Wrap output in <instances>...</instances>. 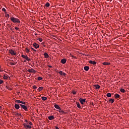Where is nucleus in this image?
<instances>
[{"mask_svg":"<svg viewBox=\"0 0 129 129\" xmlns=\"http://www.w3.org/2000/svg\"><path fill=\"white\" fill-rule=\"evenodd\" d=\"M41 99H42L43 101L47 100V97H41Z\"/></svg>","mask_w":129,"mask_h":129,"instance_id":"nucleus-27","label":"nucleus"},{"mask_svg":"<svg viewBox=\"0 0 129 129\" xmlns=\"http://www.w3.org/2000/svg\"><path fill=\"white\" fill-rule=\"evenodd\" d=\"M29 123L30 125H32V124H33V123L31 121H29Z\"/></svg>","mask_w":129,"mask_h":129,"instance_id":"nucleus-44","label":"nucleus"},{"mask_svg":"<svg viewBox=\"0 0 129 129\" xmlns=\"http://www.w3.org/2000/svg\"><path fill=\"white\" fill-rule=\"evenodd\" d=\"M10 64H11V65H12V66H14V65H15V63H13V62H10Z\"/></svg>","mask_w":129,"mask_h":129,"instance_id":"nucleus-40","label":"nucleus"},{"mask_svg":"<svg viewBox=\"0 0 129 129\" xmlns=\"http://www.w3.org/2000/svg\"><path fill=\"white\" fill-rule=\"evenodd\" d=\"M9 53L11 54V55H16V53H15V51L12 49L9 50Z\"/></svg>","mask_w":129,"mask_h":129,"instance_id":"nucleus-8","label":"nucleus"},{"mask_svg":"<svg viewBox=\"0 0 129 129\" xmlns=\"http://www.w3.org/2000/svg\"><path fill=\"white\" fill-rule=\"evenodd\" d=\"M55 108H56V109H59V110H61V108H60V106L57 104L54 105Z\"/></svg>","mask_w":129,"mask_h":129,"instance_id":"nucleus-12","label":"nucleus"},{"mask_svg":"<svg viewBox=\"0 0 129 129\" xmlns=\"http://www.w3.org/2000/svg\"><path fill=\"white\" fill-rule=\"evenodd\" d=\"M55 129H59V127H58L57 126H56Z\"/></svg>","mask_w":129,"mask_h":129,"instance_id":"nucleus-48","label":"nucleus"},{"mask_svg":"<svg viewBox=\"0 0 129 129\" xmlns=\"http://www.w3.org/2000/svg\"><path fill=\"white\" fill-rule=\"evenodd\" d=\"M33 46L35 49H38V48L39 47V44H37L36 43H34L33 44Z\"/></svg>","mask_w":129,"mask_h":129,"instance_id":"nucleus-9","label":"nucleus"},{"mask_svg":"<svg viewBox=\"0 0 129 129\" xmlns=\"http://www.w3.org/2000/svg\"><path fill=\"white\" fill-rule=\"evenodd\" d=\"M44 56L45 58H49V54H48V53H47V52L44 53Z\"/></svg>","mask_w":129,"mask_h":129,"instance_id":"nucleus-16","label":"nucleus"},{"mask_svg":"<svg viewBox=\"0 0 129 129\" xmlns=\"http://www.w3.org/2000/svg\"><path fill=\"white\" fill-rule=\"evenodd\" d=\"M31 49L33 50V51H34L35 52H37V50H36L35 49H34L33 47H31Z\"/></svg>","mask_w":129,"mask_h":129,"instance_id":"nucleus-37","label":"nucleus"},{"mask_svg":"<svg viewBox=\"0 0 129 129\" xmlns=\"http://www.w3.org/2000/svg\"><path fill=\"white\" fill-rule=\"evenodd\" d=\"M115 98H119L120 97V95H118V94H116L114 95Z\"/></svg>","mask_w":129,"mask_h":129,"instance_id":"nucleus-17","label":"nucleus"},{"mask_svg":"<svg viewBox=\"0 0 129 129\" xmlns=\"http://www.w3.org/2000/svg\"><path fill=\"white\" fill-rule=\"evenodd\" d=\"M11 20L13 23H21L19 19L14 17H11Z\"/></svg>","mask_w":129,"mask_h":129,"instance_id":"nucleus-1","label":"nucleus"},{"mask_svg":"<svg viewBox=\"0 0 129 129\" xmlns=\"http://www.w3.org/2000/svg\"><path fill=\"white\" fill-rule=\"evenodd\" d=\"M3 83H4V81H3L2 80L0 79V85H1V84H3Z\"/></svg>","mask_w":129,"mask_h":129,"instance_id":"nucleus-32","label":"nucleus"},{"mask_svg":"<svg viewBox=\"0 0 129 129\" xmlns=\"http://www.w3.org/2000/svg\"><path fill=\"white\" fill-rule=\"evenodd\" d=\"M89 63H90V64H93V65L96 64V62H95V61L89 60Z\"/></svg>","mask_w":129,"mask_h":129,"instance_id":"nucleus-10","label":"nucleus"},{"mask_svg":"<svg viewBox=\"0 0 129 129\" xmlns=\"http://www.w3.org/2000/svg\"><path fill=\"white\" fill-rule=\"evenodd\" d=\"M24 126L25 127V128L28 129V128H32V126H31L29 125H28V123H24Z\"/></svg>","mask_w":129,"mask_h":129,"instance_id":"nucleus-3","label":"nucleus"},{"mask_svg":"<svg viewBox=\"0 0 129 129\" xmlns=\"http://www.w3.org/2000/svg\"><path fill=\"white\" fill-rule=\"evenodd\" d=\"M26 122H28V120H25Z\"/></svg>","mask_w":129,"mask_h":129,"instance_id":"nucleus-51","label":"nucleus"},{"mask_svg":"<svg viewBox=\"0 0 129 129\" xmlns=\"http://www.w3.org/2000/svg\"><path fill=\"white\" fill-rule=\"evenodd\" d=\"M14 113L15 115H18V116H20V115H21V114H20L18 112H14Z\"/></svg>","mask_w":129,"mask_h":129,"instance_id":"nucleus-25","label":"nucleus"},{"mask_svg":"<svg viewBox=\"0 0 129 129\" xmlns=\"http://www.w3.org/2000/svg\"><path fill=\"white\" fill-rule=\"evenodd\" d=\"M0 68H1V67H0Z\"/></svg>","mask_w":129,"mask_h":129,"instance_id":"nucleus-52","label":"nucleus"},{"mask_svg":"<svg viewBox=\"0 0 129 129\" xmlns=\"http://www.w3.org/2000/svg\"><path fill=\"white\" fill-rule=\"evenodd\" d=\"M72 93H73V94L75 95V94H76V92L75 91H73Z\"/></svg>","mask_w":129,"mask_h":129,"instance_id":"nucleus-38","label":"nucleus"},{"mask_svg":"<svg viewBox=\"0 0 129 129\" xmlns=\"http://www.w3.org/2000/svg\"><path fill=\"white\" fill-rule=\"evenodd\" d=\"M84 69L85 71H88V70H89V67L85 66L84 67Z\"/></svg>","mask_w":129,"mask_h":129,"instance_id":"nucleus-14","label":"nucleus"},{"mask_svg":"<svg viewBox=\"0 0 129 129\" xmlns=\"http://www.w3.org/2000/svg\"><path fill=\"white\" fill-rule=\"evenodd\" d=\"M38 41H39V42H42V41H43V39L42 38H38Z\"/></svg>","mask_w":129,"mask_h":129,"instance_id":"nucleus-36","label":"nucleus"},{"mask_svg":"<svg viewBox=\"0 0 129 129\" xmlns=\"http://www.w3.org/2000/svg\"><path fill=\"white\" fill-rule=\"evenodd\" d=\"M42 79H43V78L42 77H38L37 78V80H38V81L42 80Z\"/></svg>","mask_w":129,"mask_h":129,"instance_id":"nucleus-29","label":"nucleus"},{"mask_svg":"<svg viewBox=\"0 0 129 129\" xmlns=\"http://www.w3.org/2000/svg\"><path fill=\"white\" fill-rule=\"evenodd\" d=\"M33 89H37V87L36 86H33Z\"/></svg>","mask_w":129,"mask_h":129,"instance_id":"nucleus-39","label":"nucleus"},{"mask_svg":"<svg viewBox=\"0 0 129 129\" xmlns=\"http://www.w3.org/2000/svg\"><path fill=\"white\" fill-rule=\"evenodd\" d=\"M45 7H46L47 8L50 7V4L49 3H46V4H45Z\"/></svg>","mask_w":129,"mask_h":129,"instance_id":"nucleus-26","label":"nucleus"},{"mask_svg":"<svg viewBox=\"0 0 129 129\" xmlns=\"http://www.w3.org/2000/svg\"><path fill=\"white\" fill-rule=\"evenodd\" d=\"M85 100V99H82L81 98L79 99V101H80L81 104H84V103L86 102Z\"/></svg>","mask_w":129,"mask_h":129,"instance_id":"nucleus-4","label":"nucleus"},{"mask_svg":"<svg viewBox=\"0 0 129 129\" xmlns=\"http://www.w3.org/2000/svg\"><path fill=\"white\" fill-rule=\"evenodd\" d=\"M63 76H65L66 75V74L65 73H62Z\"/></svg>","mask_w":129,"mask_h":129,"instance_id":"nucleus-43","label":"nucleus"},{"mask_svg":"<svg viewBox=\"0 0 129 129\" xmlns=\"http://www.w3.org/2000/svg\"><path fill=\"white\" fill-rule=\"evenodd\" d=\"M9 27H10L11 30H13V28L11 26H10Z\"/></svg>","mask_w":129,"mask_h":129,"instance_id":"nucleus-45","label":"nucleus"},{"mask_svg":"<svg viewBox=\"0 0 129 129\" xmlns=\"http://www.w3.org/2000/svg\"><path fill=\"white\" fill-rule=\"evenodd\" d=\"M15 102H17V103H22V101H21L20 100H16L15 101Z\"/></svg>","mask_w":129,"mask_h":129,"instance_id":"nucleus-24","label":"nucleus"},{"mask_svg":"<svg viewBox=\"0 0 129 129\" xmlns=\"http://www.w3.org/2000/svg\"><path fill=\"white\" fill-rule=\"evenodd\" d=\"M21 103H22V104H26V102H23V101H21Z\"/></svg>","mask_w":129,"mask_h":129,"instance_id":"nucleus-42","label":"nucleus"},{"mask_svg":"<svg viewBox=\"0 0 129 129\" xmlns=\"http://www.w3.org/2000/svg\"><path fill=\"white\" fill-rule=\"evenodd\" d=\"M120 92H122V93H124V92H125V90L124 89H120Z\"/></svg>","mask_w":129,"mask_h":129,"instance_id":"nucleus-22","label":"nucleus"},{"mask_svg":"<svg viewBox=\"0 0 129 129\" xmlns=\"http://www.w3.org/2000/svg\"><path fill=\"white\" fill-rule=\"evenodd\" d=\"M5 17H6V18H10V15H9V14H6V15H5Z\"/></svg>","mask_w":129,"mask_h":129,"instance_id":"nucleus-34","label":"nucleus"},{"mask_svg":"<svg viewBox=\"0 0 129 129\" xmlns=\"http://www.w3.org/2000/svg\"><path fill=\"white\" fill-rule=\"evenodd\" d=\"M21 107L23 108V109H24L26 111H28V108H27V106H26L24 105H21Z\"/></svg>","mask_w":129,"mask_h":129,"instance_id":"nucleus-7","label":"nucleus"},{"mask_svg":"<svg viewBox=\"0 0 129 129\" xmlns=\"http://www.w3.org/2000/svg\"><path fill=\"white\" fill-rule=\"evenodd\" d=\"M67 60L65 58H63L61 60V62L62 63V64H65V63H66Z\"/></svg>","mask_w":129,"mask_h":129,"instance_id":"nucleus-11","label":"nucleus"},{"mask_svg":"<svg viewBox=\"0 0 129 129\" xmlns=\"http://www.w3.org/2000/svg\"><path fill=\"white\" fill-rule=\"evenodd\" d=\"M21 57L22 58H23L24 59H25L27 61H28V62H30V61H31V58H29V57L28 56V55H24L22 54L21 55Z\"/></svg>","mask_w":129,"mask_h":129,"instance_id":"nucleus-2","label":"nucleus"},{"mask_svg":"<svg viewBox=\"0 0 129 129\" xmlns=\"http://www.w3.org/2000/svg\"><path fill=\"white\" fill-rule=\"evenodd\" d=\"M6 87V88H7V89H8L9 90H11V88H10V87L7 86Z\"/></svg>","mask_w":129,"mask_h":129,"instance_id":"nucleus-35","label":"nucleus"},{"mask_svg":"<svg viewBox=\"0 0 129 129\" xmlns=\"http://www.w3.org/2000/svg\"><path fill=\"white\" fill-rule=\"evenodd\" d=\"M108 102H109L110 103H113V102H114V99H110L108 101Z\"/></svg>","mask_w":129,"mask_h":129,"instance_id":"nucleus-15","label":"nucleus"},{"mask_svg":"<svg viewBox=\"0 0 129 129\" xmlns=\"http://www.w3.org/2000/svg\"><path fill=\"white\" fill-rule=\"evenodd\" d=\"M15 30H19V28H17V27H16L15 28Z\"/></svg>","mask_w":129,"mask_h":129,"instance_id":"nucleus-46","label":"nucleus"},{"mask_svg":"<svg viewBox=\"0 0 129 129\" xmlns=\"http://www.w3.org/2000/svg\"><path fill=\"white\" fill-rule=\"evenodd\" d=\"M43 88H44L43 87H40L38 88V90L41 91V90H43Z\"/></svg>","mask_w":129,"mask_h":129,"instance_id":"nucleus-28","label":"nucleus"},{"mask_svg":"<svg viewBox=\"0 0 129 129\" xmlns=\"http://www.w3.org/2000/svg\"><path fill=\"white\" fill-rule=\"evenodd\" d=\"M48 67H49V68H52V66H48Z\"/></svg>","mask_w":129,"mask_h":129,"instance_id":"nucleus-47","label":"nucleus"},{"mask_svg":"<svg viewBox=\"0 0 129 129\" xmlns=\"http://www.w3.org/2000/svg\"><path fill=\"white\" fill-rule=\"evenodd\" d=\"M14 107L16 109H19V108H21V106H20V104H15Z\"/></svg>","mask_w":129,"mask_h":129,"instance_id":"nucleus-6","label":"nucleus"},{"mask_svg":"<svg viewBox=\"0 0 129 129\" xmlns=\"http://www.w3.org/2000/svg\"><path fill=\"white\" fill-rule=\"evenodd\" d=\"M28 72H29L30 73H36V71L34 70V69L28 70Z\"/></svg>","mask_w":129,"mask_h":129,"instance_id":"nucleus-5","label":"nucleus"},{"mask_svg":"<svg viewBox=\"0 0 129 129\" xmlns=\"http://www.w3.org/2000/svg\"><path fill=\"white\" fill-rule=\"evenodd\" d=\"M59 112H60V113H61V114H64V113H65V112H64L63 110H59Z\"/></svg>","mask_w":129,"mask_h":129,"instance_id":"nucleus-21","label":"nucleus"},{"mask_svg":"<svg viewBox=\"0 0 129 129\" xmlns=\"http://www.w3.org/2000/svg\"><path fill=\"white\" fill-rule=\"evenodd\" d=\"M25 51L27 53H29V52H30V50L27 48H26Z\"/></svg>","mask_w":129,"mask_h":129,"instance_id":"nucleus-30","label":"nucleus"},{"mask_svg":"<svg viewBox=\"0 0 129 129\" xmlns=\"http://www.w3.org/2000/svg\"><path fill=\"white\" fill-rule=\"evenodd\" d=\"M2 11H3V12H6V9L3 8V9H2Z\"/></svg>","mask_w":129,"mask_h":129,"instance_id":"nucleus-41","label":"nucleus"},{"mask_svg":"<svg viewBox=\"0 0 129 129\" xmlns=\"http://www.w3.org/2000/svg\"><path fill=\"white\" fill-rule=\"evenodd\" d=\"M103 65H110V63L104 62H103Z\"/></svg>","mask_w":129,"mask_h":129,"instance_id":"nucleus-20","label":"nucleus"},{"mask_svg":"<svg viewBox=\"0 0 129 129\" xmlns=\"http://www.w3.org/2000/svg\"><path fill=\"white\" fill-rule=\"evenodd\" d=\"M94 86L96 88V89H99L100 88V86L99 85H96Z\"/></svg>","mask_w":129,"mask_h":129,"instance_id":"nucleus-18","label":"nucleus"},{"mask_svg":"<svg viewBox=\"0 0 129 129\" xmlns=\"http://www.w3.org/2000/svg\"><path fill=\"white\" fill-rule=\"evenodd\" d=\"M4 79H8V76L4 75Z\"/></svg>","mask_w":129,"mask_h":129,"instance_id":"nucleus-33","label":"nucleus"},{"mask_svg":"<svg viewBox=\"0 0 129 129\" xmlns=\"http://www.w3.org/2000/svg\"><path fill=\"white\" fill-rule=\"evenodd\" d=\"M24 62H27V60H24Z\"/></svg>","mask_w":129,"mask_h":129,"instance_id":"nucleus-50","label":"nucleus"},{"mask_svg":"<svg viewBox=\"0 0 129 129\" xmlns=\"http://www.w3.org/2000/svg\"><path fill=\"white\" fill-rule=\"evenodd\" d=\"M107 97H111V94L110 93H108L106 95Z\"/></svg>","mask_w":129,"mask_h":129,"instance_id":"nucleus-23","label":"nucleus"},{"mask_svg":"<svg viewBox=\"0 0 129 129\" xmlns=\"http://www.w3.org/2000/svg\"><path fill=\"white\" fill-rule=\"evenodd\" d=\"M58 73H59V74H60V75H62V74H63V72H62V71H59V72H58Z\"/></svg>","mask_w":129,"mask_h":129,"instance_id":"nucleus-31","label":"nucleus"},{"mask_svg":"<svg viewBox=\"0 0 129 129\" xmlns=\"http://www.w3.org/2000/svg\"><path fill=\"white\" fill-rule=\"evenodd\" d=\"M48 119H49V120H52V119H54V118H55V117L52 115V116H48Z\"/></svg>","mask_w":129,"mask_h":129,"instance_id":"nucleus-13","label":"nucleus"},{"mask_svg":"<svg viewBox=\"0 0 129 129\" xmlns=\"http://www.w3.org/2000/svg\"><path fill=\"white\" fill-rule=\"evenodd\" d=\"M22 105H23V104H19V106H22Z\"/></svg>","mask_w":129,"mask_h":129,"instance_id":"nucleus-49","label":"nucleus"},{"mask_svg":"<svg viewBox=\"0 0 129 129\" xmlns=\"http://www.w3.org/2000/svg\"><path fill=\"white\" fill-rule=\"evenodd\" d=\"M76 104H77V107H78V108H81V106H80V104L79 103L77 102Z\"/></svg>","mask_w":129,"mask_h":129,"instance_id":"nucleus-19","label":"nucleus"}]
</instances>
